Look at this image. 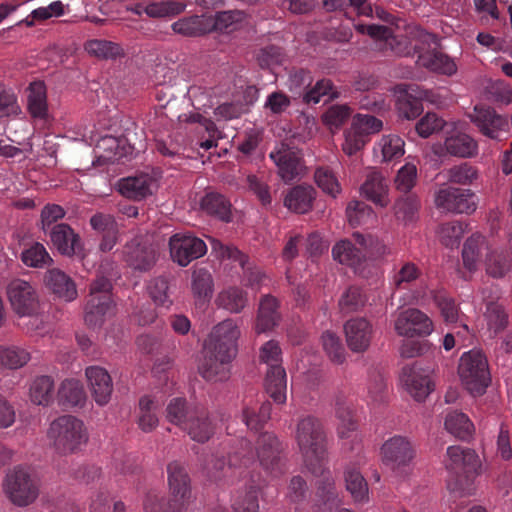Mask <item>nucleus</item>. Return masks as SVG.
Returning <instances> with one entry per match:
<instances>
[{
  "label": "nucleus",
  "instance_id": "f257e3e1",
  "mask_svg": "<svg viewBox=\"0 0 512 512\" xmlns=\"http://www.w3.org/2000/svg\"><path fill=\"white\" fill-rule=\"evenodd\" d=\"M295 440L305 466L315 476H322L317 486V502L324 512H332L340 504L334 480L326 470V433L320 419L312 415L301 417L296 425Z\"/></svg>",
  "mask_w": 512,
  "mask_h": 512
},
{
  "label": "nucleus",
  "instance_id": "f03ea898",
  "mask_svg": "<svg viewBox=\"0 0 512 512\" xmlns=\"http://www.w3.org/2000/svg\"><path fill=\"white\" fill-rule=\"evenodd\" d=\"M282 445L271 432L260 434L256 441L255 451L250 441L241 438L235 440V444L228 452V462L223 457L213 456L207 465L210 478L217 481L227 475L232 468H248L254 465L256 458L263 470L272 477H279L285 472L281 453Z\"/></svg>",
  "mask_w": 512,
  "mask_h": 512
},
{
  "label": "nucleus",
  "instance_id": "7ed1b4c3",
  "mask_svg": "<svg viewBox=\"0 0 512 512\" xmlns=\"http://www.w3.org/2000/svg\"><path fill=\"white\" fill-rule=\"evenodd\" d=\"M240 330L237 323L225 319L215 325L203 346V361L200 373L208 381H223L230 374V363L237 355Z\"/></svg>",
  "mask_w": 512,
  "mask_h": 512
},
{
  "label": "nucleus",
  "instance_id": "20e7f679",
  "mask_svg": "<svg viewBox=\"0 0 512 512\" xmlns=\"http://www.w3.org/2000/svg\"><path fill=\"white\" fill-rule=\"evenodd\" d=\"M170 499L165 502L155 493H149L144 501L145 512H183L192 500L190 477L178 461L167 466Z\"/></svg>",
  "mask_w": 512,
  "mask_h": 512
},
{
  "label": "nucleus",
  "instance_id": "39448f33",
  "mask_svg": "<svg viewBox=\"0 0 512 512\" xmlns=\"http://www.w3.org/2000/svg\"><path fill=\"white\" fill-rule=\"evenodd\" d=\"M447 470L453 474L447 481L450 492L470 495L474 490V479L480 474L481 461L477 453L459 445L447 448Z\"/></svg>",
  "mask_w": 512,
  "mask_h": 512
},
{
  "label": "nucleus",
  "instance_id": "423d86ee",
  "mask_svg": "<svg viewBox=\"0 0 512 512\" xmlns=\"http://www.w3.org/2000/svg\"><path fill=\"white\" fill-rule=\"evenodd\" d=\"M47 436L55 450L64 455L79 451L88 441L83 421L72 415H63L52 421Z\"/></svg>",
  "mask_w": 512,
  "mask_h": 512
},
{
  "label": "nucleus",
  "instance_id": "0eeeda50",
  "mask_svg": "<svg viewBox=\"0 0 512 512\" xmlns=\"http://www.w3.org/2000/svg\"><path fill=\"white\" fill-rule=\"evenodd\" d=\"M458 374L463 386L473 396L483 395L491 383L488 360L480 350L463 353L459 359Z\"/></svg>",
  "mask_w": 512,
  "mask_h": 512
},
{
  "label": "nucleus",
  "instance_id": "6e6552de",
  "mask_svg": "<svg viewBox=\"0 0 512 512\" xmlns=\"http://www.w3.org/2000/svg\"><path fill=\"white\" fill-rule=\"evenodd\" d=\"M112 284L105 277H98L90 285V293L85 306L84 320L92 328L102 326L114 314Z\"/></svg>",
  "mask_w": 512,
  "mask_h": 512
},
{
  "label": "nucleus",
  "instance_id": "1a4fd4ad",
  "mask_svg": "<svg viewBox=\"0 0 512 512\" xmlns=\"http://www.w3.org/2000/svg\"><path fill=\"white\" fill-rule=\"evenodd\" d=\"M415 37L422 45H427L429 48L415 44L414 49L418 54L417 64L429 71L453 75L457 71V66L454 61L446 54L437 49L438 38L435 34L426 32L423 29H415Z\"/></svg>",
  "mask_w": 512,
  "mask_h": 512
},
{
  "label": "nucleus",
  "instance_id": "9d476101",
  "mask_svg": "<svg viewBox=\"0 0 512 512\" xmlns=\"http://www.w3.org/2000/svg\"><path fill=\"white\" fill-rule=\"evenodd\" d=\"M4 487L9 499L18 506L31 504L39 493L38 480L29 467H15L7 474Z\"/></svg>",
  "mask_w": 512,
  "mask_h": 512
},
{
  "label": "nucleus",
  "instance_id": "9b49d317",
  "mask_svg": "<svg viewBox=\"0 0 512 512\" xmlns=\"http://www.w3.org/2000/svg\"><path fill=\"white\" fill-rule=\"evenodd\" d=\"M434 203L438 210L447 213L469 214L476 209L474 193L446 184L435 191Z\"/></svg>",
  "mask_w": 512,
  "mask_h": 512
},
{
  "label": "nucleus",
  "instance_id": "f8f14e48",
  "mask_svg": "<svg viewBox=\"0 0 512 512\" xmlns=\"http://www.w3.org/2000/svg\"><path fill=\"white\" fill-rule=\"evenodd\" d=\"M122 257L130 268L146 272L156 264L158 251L148 239L137 236L124 245Z\"/></svg>",
  "mask_w": 512,
  "mask_h": 512
},
{
  "label": "nucleus",
  "instance_id": "ddd939ff",
  "mask_svg": "<svg viewBox=\"0 0 512 512\" xmlns=\"http://www.w3.org/2000/svg\"><path fill=\"white\" fill-rule=\"evenodd\" d=\"M171 259L182 267L204 256L207 252L206 243L191 233H176L169 239Z\"/></svg>",
  "mask_w": 512,
  "mask_h": 512
},
{
  "label": "nucleus",
  "instance_id": "4468645a",
  "mask_svg": "<svg viewBox=\"0 0 512 512\" xmlns=\"http://www.w3.org/2000/svg\"><path fill=\"white\" fill-rule=\"evenodd\" d=\"M381 456L386 466L394 472L402 473L414 458L415 451L407 437L395 435L383 443Z\"/></svg>",
  "mask_w": 512,
  "mask_h": 512
},
{
  "label": "nucleus",
  "instance_id": "2eb2a0df",
  "mask_svg": "<svg viewBox=\"0 0 512 512\" xmlns=\"http://www.w3.org/2000/svg\"><path fill=\"white\" fill-rule=\"evenodd\" d=\"M7 296L13 310L20 316H32L37 313L39 299L31 283L14 279L7 286Z\"/></svg>",
  "mask_w": 512,
  "mask_h": 512
},
{
  "label": "nucleus",
  "instance_id": "dca6fc26",
  "mask_svg": "<svg viewBox=\"0 0 512 512\" xmlns=\"http://www.w3.org/2000/svg\"><path fill=\"white\" fill-rule=\"evenodd\" d=\"M278 168L283 181L290 182L301 175L304 169L301 153L286 143H280L269 154Z\"/></svg>",
  "mask_w": 512,
  "mask_h": 512
},
{
  "label": "nucleus",
  "instance_id": "f3484780",
  "mask_svg": "<svg viewBox=\"0 0 512 512\" xmlns=\"http://www.w3.org/2000/svg\"><path fill=\"white\" fill-rule=\"evenodd\" d=\"M470 118L479 131L490 139L501 141L503 135L509 132L508 119L490 107L475 106Z\"/></svg>",
  "mask_w": 512,
  "mask_h": 512
},
{
  "label": "nucleus",
  "instance_id": "a211bd4d",
  "mask_svg": "<svg viewBox=\"0 0 512 512\" xmlns=\"http://www.w3.org/2000/svg\"><path fill=\"white\" fill-rule=\"evenodd\" d=\"M394 328L398 335L412 338L430 335L433 331V323L422 311L410 308L399 313Z\"/></svg>",
  "mask_w": 512,
  "mask_h": 512
},
{
  "label": "nucleus",
  "instance_id": "6ab92c4d",
  "mask_svg": "<svg viewBox=\"0 0 512 512\" xmlns=\"http://www.w3.org/2000/svg\"><path fill=\"white\" fill-rule=\"evenodd\" d=\"M45 235L49 237L50 242L61 255L68 257L82 255L81 238L70 225L66 223L56 224Z\"/></svg>",
  "mask_w": 512,
  "mask_h": 512
},
{
  "label": "nucleus",
  "instance_id": "aec40b11",
  "mask_svg": "<svg viewBox=\"0 0 512 512\" xmlns=\"http://www.w3.org/2000/svg\"><path fill=\"white\" fill-rule=\"evenodd\" d=\"M46 288L58 298L71 302L77 298V288L70 276L59 268L48 269L44 276Z\"/></svg>",
  "mask_w": 512,
  "mask_h": 512
},
{
  "label": "nucleus",
  "instance_id": "412c9836",
  "mask_svg": "<svg viewBox=\"0 0 512 512\" xmlns=\"http://www.w3.org/2000/svg\"><path fill=\"white\" fill-rule=\"evenodd\" d=\"M85 375L96 403L101 406L107 404L113 391L112 379L107 370L99 366H89Z\"/></svg>",
  "mask_w": 512,
  "mask_h": 512
},
{
  "label": "nucleus",
  "instance_id": "4be33fe9",
  "mask_svg": "<svg viewBox=\"0 0 512 512\" xmlns=\"http://www.w3.org/2000/svg\"><path fill=\"white\" fill-rule=\"evenodd\" d=\"M401 381L409 394L417 401L424 400L433 389L429 376L415 365L405 366L402 369Z\"/></svg>",
  "mask_w": 512,
  "mask_h": 512
},
{
  "label": "nucleus",
  "instance_id": "5701e85b",
  "mask_svg": "<svg viewBox=\"0 0 512 512\" xmlns=\"http://www.w3.org/2000/svg\"><path fill=\"white\" fill-rule=\"evenodd\" d=\"M346 341L353 352H364L370 345L372 326L364 318H355L344 326Z\"/></svg>",
  "mask_w": 512,
  "mask_h": 512
},
{
  "label": "nucleus",
  "instance_id": "b1692460",
  "mask_svg": "<svg viewBox=\"0 0 512 512\" xmlns=\"http://www.w3.org/2000/svg\"><path fill=\"white\" fill-rule=\"evenodd\" d=\"M280 318L278 300L271 295L263 296L259 303L256 318V332L264 333L274 329L278 325Z\"/></svg>",
  "mask_w": 512,
  "mask_h": 512
},
{
  "label": "nucleus",
  "instance_id": "393cba45",
  "mask_svg": "<svg viewBox=\"0 0 512 512\" xmlns=\"http://www.w3.org/2000/svg\"><path fill=\"white\" fill-rule=\"evenodd\" d=\"M316 194V190L310 185H297L286 194L284 205L295 213H307L313 208Z\"/></svg>",
  "mask_w": 512,
  "mask_h": 512
},
{
  "label": "nucleus",
  "instance_id": "a878e982",
  "mask_svg": "<svg viewBox=\"0 0 512 512\" xmlns=\"http://www.w3.org/2000/svg\"><path fill=\"white\" fill-rule=\"evenodd\" d=\"M214 424L210 420L205 410L196 409L189 421L183 426L182 430L196 442L205 443L214 434Z\"/></svg>",
  "mask_w": 512,
  "mask_h": 512
},
{
  "label": "nucleus",
  "instance_id": "bb28decb",
  "mask_svg": "<svg viewBox=\"0 0 512 512\" xmlns=\"http://www.w3.org/2000/svg\"><path fill=\"white\" fill-rule=\"evenodd\" d=\"M153 179L147 174L123 178L118 183V191L124 197L142 200L152 194Z\"/></svg>",
  "mask_w": 512,
  "mask_h": 512
},
{
  "label": "nucleus",
  "instance_id": "cd10ccee",
  "mask_svg": "<svg viewBox=\"0 0 512 512\" xmlns=\"http://www.w3.org/2000/svg\"><path fill=\"white\" fill-rule=\"evenodd\" d=\"M161 405L156 396L144 395L139 399L137 424L143 432H152L158 426Z\"/></svg>",
  "mask_w": 512,
  "mask_h": 512
},
{
  "label": "nucleus",
  "instance_id": "c85d7f7f",
  "mask_svg": "<svg viewBox=\"0 0 512 512\" xmlns=\"http://www.w3.org/2000/svg\"><path fill=\"white\" fill-rule=\"evenodd\" d=\"M27 108L34 119L46 121L48 119L47 91L43 82H33L29 86Z\"/></svg>",
  "mask_w": 512,
  "mask_h": 512
},
{
  "label": "nucleus",
  "instance_id": "c756f323",
  "mask_svg": "<svg viewBox=\"0 0 512 512\" xmlns=\"http://www.w3.org/2000/svg\"><path fill=\"white\" fill-rule=\"evenodd\" d=\"M246 15L241 10H227L217 12L214 16H207L210 32L231 33L242 27Z\"/></svg>",
  "mask_w": 512,
  "mask_h": 512
},
{
  "label": "nucleus",
  "instance_id": "7c9ffc66",
  "mask_svg": "<svg viewBox=\"0 0 512 512\" xmlns=\"http://www.w3.org/2000/svg\"><path fill=\"white\" fill-rule=\"evenodd\" d=\"M265 389L275 403L284 404L286 402V372L281 365H274L273 368H268L265 378Z\"/></svg>",
  "mask_w": 512,
  "mask_h": 512
},
{
  "label": "nucleus",
  "instance_id": "2f4dec72",
  "mask_svg": "<svg viewBox=\"0 0 512 512\" xmlns=\"http://www.w3.org/2000/svg\"><path fill=\"white\" fill-rule=\"evenodd\" d=\"M388 186L379 172H371L367 175L361 186V193L370 201L379 206H386Z\"/></svg>",
  "mask_w": 512,
  "mask_h": 512
},
{
  "label": "nucleus",
  "instance_id": "473e14b6",
  "mask_svg": "<svg viewBox=\"0 0 512 512\" xmlns=\"http://www.w3.org/2000/svg\"><path fill=\"white\" fill-rule=\"evenodd\" d=\"M332 255L335 260L341 264H345L356 268L365 259L366 253L363 247H357L350 240H341L337 242L332 249Z\"/></svg>",
  "mask_w": 512,
  "mask_h": 512
},
{
  "label": "nucleus",
  "instance_id": "72a5a7b5",
  "mask_svg": "<svg viewBox=\"0 0 512 512\" xmlns=\"http://www.w3.org/2000/svg\"><path fill=\"white\" fill-rule=\"evenodd\" d=\"M444 145L448 154L460 158H471L478 151L477 142L465 133H458L447 137Z\"/></svg>",
  "mask_w": 512,
  "mask_h": 512
},
{
  "label": "nucleus",
  "instance_id": "f704fd0d",
  "mask_svg": "<svg viewBox=\"0 0 512 512\" xmlns=\"http://www.w3.org/2000/svg\"><path fill=\"white\" fill-rule=\"evenodd\" d=\"M248 303V294L237 286L223 289L216 298V304L231 313H240Z\"/></svg>",
  "mask_w": 512,
  "mask_h": 512
},
{
  "label": "nucleus",
  "instance_id": "c9c22d12",
  "mask_svg": "<svg viewBox=\"0 0 512 512\" xmlns=\"http://www.w3.org/2000/svg\"><path fill=\"white\" fill-rule=\"evenodd\" d=\"M175 33L186 37H198L210 32L206 15L184 17L172 24Z\"/></svg>",
  "mask_w": 512,
  "mask_h": 512
},
{
  "label": "nucleus",
  "instance_id": "e433bc0d",
  "mask_svg": "<svg viewBox=\"0 0 512 512\" xmlns=\"http://www.w3.org/2000/svg\"><path fill=\"white\" fill-rule=\"evenodd\" d=\"M201 209L207 214L228 222L231 217V204L225 196L216 192H207L200 202Z\"/></svg>",
  "mask_w": 512,
  "mask_h": 512
},
{
  "label": "nucleus",
  "instance_id": "4c0bfd02",
  "mask_svg": "<svg viewBox=\"0 0 512 512\" xmlns=\"http://www.w3.org/2000/svg\"><path fill=\"white\" fill-rule=\"evenodd\" d=\"M86 395L83 385L74 379H66L62 382L59 391V403L66 408L81 405L85 401Z\"/></svg>",
  "mask_w": 512,
  "mask_h": 512
},
{
  "label": "nucleus",
  "instance_id": "58836bf2",
  "mask_svg": "<svg viewBox=\"0 0 512 512\" xmlns=\"http://www.w3.org/2000/svg\"><path fill=\"white\" fill-rule=\"evenodd\" d=\"M195 410L196 409L189 407L186 398L175 397L168 402L165 409V417L168 422L178 426L182 430Z\"/></svg>",
  "mask_w": 512,
  "mask_h": 512
},
{
  "label": "nucleus",
  "instance_id": "ea45409f",
  "mask_svg": "<svg viewBox=\"0 0 512 512\" xmlns=\"http://www.w3.org/2000/svg\"><path fill=\"white\" fill-rule=\"evenodd\" d=\"M444 425L450 434L461 440H468L474 432V425L468 416L458 411L448 413Z\"/></svg>",
  "mask_w": 512,
  "mask_h": 512
},
{
  "label": "nucleus",
  "instance_id": "a19ab883",
  "mask_svg": "<svg viewBox=\"0 0 512 512\" xmlns=\"http://www.w3.org/2000/svg\"><path fill=\"white\" fill-rule=\"evenodd\" d=\"M30 359V352L22 347L0 345V369H19Z\"/></svg>",
  "mask_w": 512,
  "mask_h": 512
},
{
  "label": "nucleus",
  "instance_id": "79ce46f5",
  "mask_svg": "<svg viewBox=\"0 0 512 512\" xmlns=\"http://www.w3.org/2000/svg\"><path fill=\"white\" fill-rule=\"evenodd\" d=\"M263 482L259 477L254 479V475H251V483L244 496L239 497L233 504L234 512H259L258 494Z\"/></svg>",
  "mask_w": 512,
  "mask_h": 512
},
{
  "label": "nucleus",
  "instance_id": "37998d69",
  "mask_svg": "<svg viewBox=\"0 0 512 512\" xmlns=\"http://www.w3.org/2000/svg\"><path fill=\"white\" fill-rule=\"evenodd\" d=\"M54 397V380L42 375L36 377L30 386V398L36 405H48Z\"/></svg>",
  "mask_w": 512,
  "mask_h": 512
},
{
  "label": "nucleus",
  "instance_id": "c03bdc74",
  "mask_svg": "<svg viewBox=\"0 0 512 512\" xmlns=\"http://www.w3.org/2000/svg\"><path fill=\"white\" fill-rule=\"evenodd\" d=\"M271 403L263 402L259 408L244 406L242 420L250 430L258 431L264 427L271 416Z\"/></svg>",
  "mask_w": 512,
  "mask_h": 512
},
{
  "label": "nucleus",
  "instance_id": "a18cd8bd",
  "mask_svg": "<svg viewBox=\"0 0 512 512\" xmlns=\"http://www.w3.org/2000/svg\"><path fill=\"white\" fill-rule=\"evenodd\" d=\"M85 50L100 59H116L124 55L120 44L104 39L89 40L85 44Z\"/></svg>",
  "mask_w": 512,
  "mask_h": 512
},
{
  "label": "nucleus",
  "instance_id": "49530a36",
  "mask_svg": "<svg viewBox=\"0 0 512 512\" xmlns=\"http://www.w3.org/2000/svg\"><path fill=\"white\" fill-rule=\"evenodd\" d=\"M22 262L32 268L43 269L53 263V259L43 244L36 242L21 253Z\"/></svg>",
  "mask_w": 512,
  "mask_h": 512
},
{
  "label": "nucleus",
  "instance_id": "de8ad7c7",
  "mask_svg": "<svg viewBox=\"0 0 512 512\" xmlns=\"http://www.w3.org/2000/svg\"><path fill=\"white\" fill-rule=\"evenodd\" d=\"M486 240L481 234H473L464 243L462 250V258L465 267L469 271L476 269L477 262L479 261L482 251L485 247Z\"/></svg>",
  "mask_w": 512,
  "mask_h": 512
},
{
  "label": "nucleus",
  "instance_id": "09e8293b",
  "mask_svg": "<svg viewBox=\"0 0 512 512\" xmlns=\"http://www.w3.org/2000/svg\"><path fill=\"white\" fill-rule=\"evenodd\" d=\"M433 300L438 307L440 314L447 324H454L460 320L461 314L455 300L445 291H436L433 294Z\"/></svg>",
  "mask_w": 512,
  "mask_h": 512
},
{
  "label": "nucleus",
  "instance_id": "8fccbe9b",
  "mask_svg": "<svg viewBox=\"0 0 512 512\" xmlns=\"http://www.w3.org/2000/svg\"><path fill=\"white\" fill-rule=\"evenodd\" d=\"M367 301L363 290L358 286H350L341 295L338 305L342 313L348 314L361 309Z\"/></svg>",
  "mask_w": 512,
  "mask_h": 512
},
{
  "label": "nucleus",
  "instance_id": "3c124183",
  "mask_svg": "<svg viewBox=\"0 0 512 512\" xmlns=\"http://www.w3.org/2000/svg\"><path fill=\"white\" fill-rule=\"evenodd\" d=\"M485 318L490 332L494 335L503 331L508 325V315L502 304L498 302H489L486 305Z\"/></svg>",
  "mask_w": 512,
  "mask_h": 512
},
{
  "label": "nucleus",
  "instance_id": "603ef678",
  "mask_svg": "<svg viewBox=\"0 0 512 512\" xmlns=\"http://www.w3.org/2000/svg\"><path fill=\"white\" fill-rule=\"evenodd\" d=\"M346 489L350 492L355 502H364L368 499V486L359 471L347 469L345 472Z\"/></svg>",
  "mask_w": 512,
  "mask_h": 512
},
{
  "label": "nucleus",
  "instance_id": "864d4df0",
  "mask_svg": "<svg viewBox=\"0 0 512 512\" xmlns=\"http://www.w3.org/2000/svg\"><path fill=\"white\" fill-rule=\"evenodd\" d=\"M148 292L156 305L166 308L172 305L169 295V280L166 276L153 278L148 285Z\"/></svg>",
  "mask_w": 512,
  "mask_h": 512
},
{
  "label": "nucleus",
  "instance_id": "5fc2aeb1",
  "mask_svg": "<svg viewBox=\"0 0 512 512\" xmlns=\"http://www.w3.org/2000/svg\"><path fill=\"white\" fill-rule=\"evenodd\" d=\"M420 275L421 271L414 263L406 262L394 273L391 284L398 290L409 289Z\"/></svg>",
  "mask_w": 512,
  "mask_h": 512
},
{
  "label": "nucleus",
  "instance_id": "6e6d98bb",
  "mask_svg": "<svg viewBox=\"0 0 512 512\" xmlns=\"http://www.w3.org/2000/svg\"><path fill=\"white\" fill-rule=\"evenodd\" d=\"M366 401L370 406H378L383 404L387 399V387L384 377L375 373L370 376L367 384Z\"/></svg>",
  "mask_w": 512,
  "mask_h": 512
},
{
  "label": "nucleus",
  "instance_id": "4d7b16f0",
  "mask_svg": "<svg viewBox=\"0 0 512 512\" xmlns=\"http://www.w3.org/2000/svg\"><path fill=\"white\" fill-rule=\"evenodd\" d=\"M417 167L412 163H406L397 172L394 185L396 190L402 194L412 193V189L417 183Z\"/></svg>",
  "mask_w": 512,
  "mask_h": 512
},
{
  "label": "nucleus",
  "instance_id": "13d9d810",
  "mask_svg": "<svg viewBox=\"0 0 512 512\" xmlns=\"http://www.w3.org/2000/svg\"><path fill=\"white\" fill-rule=\"evenodd\" d=\"M353 237L358 246L363 247L364 252L375 259H382L391 254V249L378 238L372 236L365 237L362 234L354 233Z\"/></svg>",
  "mask_w": 512,
  "mask_h": 512
},
{
  "label": "nucleus",
  "instance_id": "bf43d9fd",
  "mask_svg": "<svg viewBox=\"0 0 512 512\" xmlns=\"http://www.w3.org/2000/svg\"><path fill=\"white\" fill-rule=\"evenodd\" d=\"M323 349L333 363L342 364L345 361V348L340 338L331 331L322 334Z\"/></svg>",
  "mask_w": 512,
  "mask_h": 512
},
{
  "label": "nucleus",
  "instance_id": "052dcab7",
  "mask_svg": "<svg viewBox=\"0 0 512 512\" xmlns=\"http://www.w3.org/2000/svg\"><path fill=\"white\" fill-rule=\"evenodd\" d=\"M510 269V258L507 252L502 250L492 251L486 260V270L495 278L503 277Z\"/></svg>",
  "mask_w": 512,
  "mask_h": 512
},
{
  "label": "nucleus",
  "instance_id": "680f3d73",
  "mask_svg": "<svg viewBox=\"0 0 512 512\" xmlns=\"http://www.w3.org/2000/svg\"><path fill=\"white\" fill-rule=\"evenodd\" d=\"M399 115L410 120L417 118L423 112L421 99L406 92L397 99Z\"/></svg>",
  "mask_w": 512,
  "mask_h": 512
},
{
  "label": "nucleus",
  "instance_id": "e2e57ef3",
  "mask_svg": "<svg viewBox=\"0 0 512 512\" xmlns=\"http://www.w3.org/2000/svg\"><path fill=\"white\" fill-rule=\"evenodd\" d=\"M336 417L339 420L338 435L340 438H349L350 433L357 429V422L354 419L353 411L343 403L337 402Z\"/></svg>",
  "mask_w": 512,
  "mask_h": 512
},
{
  "label": "nucleus",
  "instance_id": "0e129e2a",
  "mask_svg": "<svg viewBox=\"0 0 512 512\" xmlns=\"http://www.w3.org/2000/svg\"><path fill=\"white\" fill-rule=\"evenodd\" d=\"M446 177L449 182L469 185L478 177L477 169L469 163H462L451 167L446 172Z\"/></svg>",
  "mask_w": 512,
  "mask_h": 512
},
{
  "label": "nucleus",
  "instance_id": "69168bd1",
  "mask_svg": "<svg viewBox=\"0 0 512 512\" xmlns=\"http://www.w3.org/2000/svg\"><path fill=\"white\" fill-rule=\"evenodd\" d=\"M315 182L323 192L333 198L340 193V184L332 170L327 167L317 168L314 174Z\"/></svg>",
  "mask_w": 512,
  "mask_h": 512
},
{
  "label": "nucleus",
  "instance_id": "338daca9",
  "mask_svg": "<svg viewBox=\"0 0 512 512\" xmlns=\"http://www.w3.org/2000/svg\"><path fill=\"white\" fill-rule=\"evenodd\" d=\"M383 161L398 159L404 155V141L397 135L383 136L379 142Z\"/></svg>",
  "mask_w": 512,
  "mask_h": 512
},
{
  "label": "nucleus",
  "instance_id": "774afa93",
  "mask_svg": "<svg viewBox=\"0 0 512 512\" xmlns=\"http://www.w3.org/2000/svg\"><path fill=\"white\" fill-rule=\"evenodd\" d=\"M213 287V279L210 272L206 268H199L192 274V290L199 298L211 296Z\"/></svg>",
  "mask_w": 512,
  "mask_h": 512
}]
</instances>
